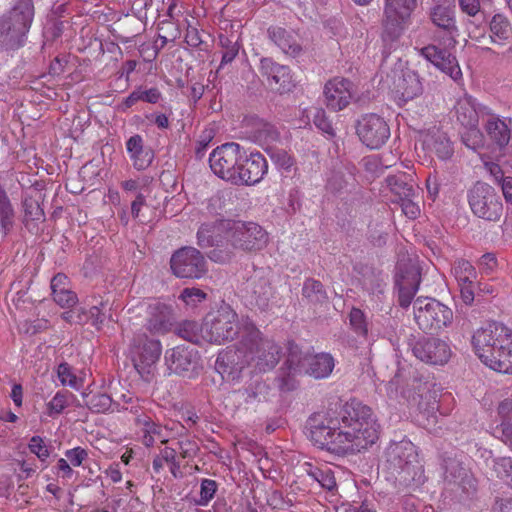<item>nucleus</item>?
<instances>
[{"mask_svg": "<svg viewBox=\"0 0 512 512\" xmlns=\"http://www.w3.org/2000/svg\"><path fill=\"white\" fill-rule=\"evenodd\" d=\"M492 475L512 486V459L510 457H497L491 460Z\"/></svg>", "mask_w": 512, "mask_h": 512, "instance_id": "nucleus-44", "label": "nucleus"}, {"mask_svg": "<svg viewBox=\"0 0 512 512\" xmlns=\"http://www.w3.org/2000/svg\"><path fill=\"white\" fill-rule=\"evenodd\" d=\"M86 405L94 413H104L110 409L112 399L106 393H97L86 400Z\"/></svg>", "mask_w": 512, "mask_h": 512, "instance_id": "nucleus-54", "label": "nucleus"}, {"mask_svg": "<svg viewBox=\"0 0 512 512\" xmlns=\"http://www.w3.org/2000/svg\"><path fill=\"white\" fill-rule=\"evenodd\" d=\"M487 114L490 115V118L487 120L484 126L485 131L490 140L500 149H503L512 139V120L509 119V123H506L504 120L491 114L489 111H487Z\"/></svg>", "mask_w": 512, "mask_h": 512, "instance_id": "nucleus-30", "label": "nucleus"}, {"mask_svg": "<svg viewBox=\"0 0 512 512\" xmlns=\"http://www.w3.org/2000/svg\"><path fill=\"white\" fill-rule=\"evenodd\" d=\"M241 162L234 185L257 184L268 172V162L260 152L248 154L244 148Z\"/></svg>", "mask_w": 512, "mask_h": 512, "instance_id": "nucleus-20", "label": "nucleus"}, {"mask_svg": "<svg viewBox=\"0 0 512 512\" xmlns=\"http://www.w3.org/2000/svg\"><path fill=\"white\" fill-rule=\"evenodd\" d=\"M246 367L250 366L246 351L242 347V337L236 345L219 353L215 362V369L226 381L239 380L242 371Z\"/></svg>", "mask_w": 512, "mask_h": 512, "instance_id": "nucleus-16", "label": "nucleus"}, {"mask_svg": "<svg viewBox=\"0 0 512 512\" xmlns=\"http://www.w3.org/2000/svg\"><path fill=\"white\" fill-rule=\"evenodd\" d=\"M413 310L416 323L425 333H436L453 321L452 310L433 298H417Z\"/></svg>", "mask_w": 512, "mask_h": 512, "instance_id": "nucleus-9", "label": "nucleus"}, {"mask_svg": "<svg viewBox=\"0 0 512 512\" xmlns=\"http://www.w3.org/2000/svg\"><path fill=\"white\" fill-rule=\"evenodd\" d=\"M349 180L342 169H333L329 172L326 180L325 189L331 194H340L346 190Z\"/></svg>", "mask_w": 512, "mask_h": 512, "instance_id": "nucleus-45", "label": "nucleus"}, {"mask_svg": "<svg viewBox=\"0 0 512 512\" xmlns=\"http://www.w3.org/2000/svg\"><path fill=\"white\" fill-rule=\"evenodd\" d=\"M259 72L268 85L281 94L291 91L294 87L290 68L277 63L270 57L261 58Z\"/></svg>", "mask_w": 512, "mask_h": 512, "instance_id": "nucleus-23", "label": "nucleus"}, {"mask_svg": "<svg viewBox=\"0 0 512 512\" xmlns=\"http://www.w3.org/2000/svg\"><path fill=\"white\" fill-rule=\"evenodd\" d=\"M429 19L432 24L449 39L455 41L459 34L456 22L455 6L436 5L430 9Z\"/></svg>", "mask_w": 512, "mask_h": 512, "instance_id": "nucleus-27", "label": "nucleus"}, {"mask_svg": "<svg viewBox=\"0 0 512 512\" xmlns=\"http://www.w3.org/2000/svg\"><path fill=\"white\" fill-rule=\"evenodd\" d=\"M306 429L314 445L338 456L360 453L379 438V425L371 408L356 399L347 401L338 417L328 412L312 414Z\"/></svg>", "mask_w": 512, "mask_h": 512, "instance_id": "nucleus-1", "label": "nucleus"}, {"mask_svg": "<svg viewBox=\"0 0 512 512\" xmlns=\"http://www.w3.org/2000/svg\"><path fill=\"white\" fill-rule=\"evenodd\" d=\"M414 356L430 365H444L451 357L449 345L438 338L422 337L412 347Z\"/></svg>", "mask_w": 512, "mask_h": 512, "instance_id": "nucleus-19", "label": "nucleus"}, {"mask_svg": "<svg viewBox=\"0 0 512 512\" xmlns=\"http://www.w3.org/2000/svg\"><path fill=\"white\" fill-rule=\"evenodd\" d=\"M270 156L271 160L280 168L289 170L293 165L292 157L283 149H279L276 146L268 148L266 151Z\"/></svg>", "mask_w": 512, "mask_h": 512, "instance_id": "nucleus-58", "label": "nucleus"}, {"mask_svg": "<svg viewBox=\"0 0 512 512\" xmlns=\"http://www.w3.org/2000/svg\"><path fill=\"white\" fill-rule=\"evenodd\" d=\"M302 296L311 304H323L328 300V295L323 284L313 278H308L304 281Z\"/></svg>", "mask_w": 512, "mask_h": 512, "instance_id": "nucleus-41", "label": "nucleus"}, {"mask_svg": "<svg viewBox=\"0 0 512 512\" xmlns=\"http://www.w3.org/2000/svg\"><path fill=\"white\" fill-rule=\"evenodd\" d=\"M243 329L242 347L246 351L249 366L258 372L274 369L281 359V346L265 336L253 321H245Z\"/></svg>", "mask_w": 512, "mask_h": 512, "instance_id": "nucleus-3", "label": "nucleus"}, {"mask_svg": "<svg viewBox=\"0 0 512 512\" xmlns=\"http://www.w3.org/2000/svg\"><path fill=\"white\" fill-rule=\"evenodd\" d=\"M207 298V294L199 288H184L179 296L186 305L195 307L198 303L203 302Z\"/></svg>", "mask_w": 512, "mask_h": 512, "instance_id": "nucleus-59", "label": "nucleus"}, {"mask_svg": "<svg viewBox=\"0 0 512 512\" xmlns=\"http://www.w3.org/2000/svg\"><path fill=\"white\" fill-rule=\"evenodd\" d=\"M170 268L173 275L181 279H200L208 272L203 254L190 246L179 248L172 254Z\"/></svg>", "mask_w": 512, "mask_h": 512, "instance_id": "nucleus-14", "label": "nucleus"}, {"mask_svg": "<svg viewBox=\"0 0 512 512\" xmlns=\"http://www.w3.org/2000/svg\"><path fill=\"white\" fill-rule=\"evenodd\" d=\"M28 448L41 462H46L50 456V451L40 436H33L29 441Z\"/></svg>", "mask_w": 512, "mask_h": 512, "instance_id": "nucleus-61", "label": "nucleus"}, {"mask_svg": "<svg viewBox=\"0 0 512 512\" xmlns=\"http://www.w3.org/2000/svg\"><path fill=\"white\" fill-rule=\"evenodd\" d=\"M303 471L323 489L333 491L337 487L334 471L327 464H313L305 462Z\"/></svg>", "mask_w": 512, "mask_h": 512, "instance_id": "nucleus-32", "label": "nucleus"}, {"mask_svg": "<svg viewBox=\"0 0 512 512\" xmlns=\"http://www.w3.org/2000/svg\"><path fill=\"white\" fill-rule=\"evenodd\" d=\"M175 317L171 306L155 301L147 308L146 328L157 334H165L174 325Z\"/></svg>", "mask_w": 512, "mask_h": 512, "instance_id": "nucleus-26", "label": "nucleus"}, {"mask_svg": "<svg viewBox=\"0 0 512 512\" xmlns=\"http://www.w3.org/2000/svg\"><path fill=\"white\" fill-rule=\"evenodd\" d=\"M244 147L236 142L217 146L209 155L212 172L219 178L235 184Z\"/></svg>", "mask_w": 512, "mask_h": 512, "instance_id": "nucleus-11", "label": "nucleus"}, {"mask_svg": "<svg viewBox=\"0 0 512 512\" xmlns=\"http://www.w3.org/2000/svg\"><path fill=\"white\" fill-rule=\"evenodd\" d=\"M500 425L497 431L501 433L500 439L512 448V399H504L498 405Z\"/></svg>", "mask_w": 512, "mask_h": 512, "instance_id": "nucleus-35", "label": "nucleus"}, {"mask_svg": "<svg viewBox=\"0 0 512 512\" xmlns=\"http://www.w3.org/2000/svg\"><path fill=\"white\" fill-rule=\"evenodd\" d=\"M220 46L223 48L222 59L219 68L231 63L239 53L240 46L237 40L225 35L219 36Z\"/></svg>", "mask_w": 512, "mask_h": 512, "instance_id": "nucleus-48", "label": "nucleus"}, {"mask_svg": "<svg viewBox=\"0 0 512 512\" xmlns=\"http://www.w3.org/2000/svg\"><path fill=\"white\" fill-rule=\"evenodd\" d=\"M383 468L404 485H419L425 480L416 446L409 440L391 443L384 452Z\"/></svg>", "mask_w": 512, "mask_h": 512, "instance_id": "nucleus-2", "label": "nucleus"}, {"mask_svg": "<svg viewBox=\"0 0 512 512\" xmlns=\"http://www.w3.org/2000/svg\"><path fill=\"white\" fill-rule=\"evenodd\" d=\"M177 447L179 457L182 459H192L199 451L198 444L194 440L188 438L179 440L177 442Z\"/></svg>", "mask_w": 512, "mask_h": 512, "instance_id": "nucleus-63", "label": "nucleus"}, {"mask_svg": "<svg viewBox=\"0 0 512 512\" xmlns=\"http://www.w3.org/2000/svg\"><path fill=\"white\" fill-rule=\"evenodd\" d=\"M419 54L432 63L439 70L449 75L453 80L462 76L457 59L450 52L438 48L436 45H427L419 49Z\"/></svg>", "mask_w": 512, "mask_h": 512, "instance_id": "nucleus-25", "label": "nucleus"}, {"mask_svg": "<svg viewBox=\"0 0 512 512\" xmlns=\"http://www.w3.org/2000/svg\"><path fill=\"white\" fill-rule=\"evenodd\" d=\"M175 332L179 337L194 344H200L204 341L202 324L199 325L192 320H184L179 323L175 328Z\"/></svg>", "mask_w": 512, "mask_h": 512, "instance_id": "nucleus-43", "label": "nucleus"}, {"mask_svg": "<svg viewBox=\"0 0 512 512\" xmlns=\"http://www.w3.org/2000/svg\"><path fill=\"white\" fill-rule=\"evenodd\" d=\"M126 149L136 170L142 171L148 168L154 160V151L144 146L142 136L135 134L126 142Z\"/></svg>", "mask_w": 512, "mask_h": 512, "instance_id": "nucleus-29", "label": "nucleus"}, {"mask_svg": "<svg viewBox=\"0 0 512 512\" xmlns=\"http://www.w3.org/2000/svg\"><path fill=\"white\" fill-rule=\"evenodd\" d=\"M34 18L32 0H16L0 19V44L6 49H17L24 44Z\"/></svg>", "mask_w": 512, "mask_h": 512, "instance_id": "nucleus-5", "label": "nucleus"}, {"mask_svg": "<svg viewBox=\"0 0 512 512\" xmlns=\"http://www.w3.org/2000/svg\"><path fill=\"white\" fill-rule=\"evenodd\" d=\"M242 297L251 309L261 312L270 310L274 304L275 288L263 268H255L242 283Z\"/></svg>", "mask_w": 512, "mask_h": 512, "instance_id": "nucleus-7", "label": "nucleus"}, {"mask_svg": "<svg viewBox=\"0 0 512 512\" xmlns=\"http://www.w3.org/2000/svg\"><path fill=\"white\" fill-rule=\"evenodd\" d=\"M489 357L484 363L488 368L498 373L512 374V344Z\"/></svg>", "mask_w": 512, "mask_h": 512, "instance_id": "nucleus-39", "label": "nucleus"}, {"mask_svg": "<svg viewBox=\"0 0 512 512\" xmlns=\"http://www.w3.org/2000/svg\"><path fill=\"white\" fill-rule=\"evenodd\" d=\"M269 386L262 380L256 379L245 388L246 401L266 399Z\"/></svg>", "mask_w": 512, "mask_h": 512, "instance_id": "nucleus-55", "label": "nucleus"}, {"mask_svg": "<svg viewBox=\"0 0 512 512\" xmlns=\"http://www.w3.org/2000/svg\"><path fill=\"white\" fill-rule=\"evenodd\" d=\"M464 128L465 131L461 134L463 144L474 151L482 148L484 146V136L478 126H468Z\"/></svg>", "mask_w": 512, "mask_h": 512, "instance_id": "nucleus-49", "label": "nucleus"}, {"mask_svg": "<svg viewBox=\"0 0 512 512\" xmlns=\"http://www.w3.org/2000/svg\"><path fill=\"white\" fill-rule=\"evenodd\" d=\"M136 423L137 425L142 426L143 430L147 433L153 435L155 440L159 439L162 444H166L168 442V435L164 432L163 427L160 424L155 423L150 417H138L136 419Z\"/></svg>", "mask_w": 512, "mask_h": 512, "instance_id": "nucleus-53", "label": "nucleus"}, {"mask_svg": "<svg viewBox=\"0 0 512 512\" xmlns=\"http://www.w3.org/2000/svg\"><path fill=\"white\" fill-rule=\"evenodd\" d=\"M489 32L492 42L503 44L512 37V25L505 15L496 13L489 21Z\"/></svg>", "mask_w": 512, "mask_h": 512, "instance_id": "nucleus-36", "label": "nucleus"}, {"mask_svg": "<svg viewBox=\"0 0 512 512\" xmlns=\"http://www.w3.org/2000/svg\"><path fill=\"white\" fill-rule=\"evenodd\" d=\"M297 372L287 370L282 366L279 370L275 383L281 392H290L297 388L298 382L295 378Z\"/></svg>", "mask_w": 512, "mask_h": 512, "instance_id": "nucleus-51", "label": "nucleus"}, {"mask_svg": "<svg viewBox=\"0 0 512 512\" xmlns=\"http://www.w3.org/2000/svg\"><path fill=\"white\" fill-rule=\"evenodd\" d=\"M72 394L68 391H58L54 397L46 404V414L49 417H55L61 414L69 405V398Z\"/></svg>", "mask_w": 512, "mask_h": 512, "instance_id": "nucleus-47", "label": "nucleus"}, {"mask_svg": "<svg viewBox=\"0 0 512 512\" xmlns=\"http://www.w3.org/2000/svg\"><path fill=\"white\" fill-rule=\"evenodd\" d=\"M422 142L427 151L435 153L442 160L449 159L454 153L452 142L447 134L436 127L423 133Z\"/></svg>", "mask_w": 512, "mask_h": 512, "instance_id": "nucleus-28", "label": "nucleus"}, {"mask_svg": "<svg viewBox=\"0 0 512 512\" xmlns=\"http://www.w3.org/2000/svg\"><path fill=\"white\" fill-rule=\"evenodd\" d=\"M197 243L201 248L212 247L214 238L212 235V226L210 224H202L197 232Z\"/></svg>", "mask_w": 512, "mask_h": 512, "instance_id": "nucleus-64", "label": "nucleus"}, {"mask_svg": "<svg viewBox=\"0 0 512 512\" xmlns=\"http://www.w3.org/2000/svg\"><path fill=\"white\" fill-rule=\"evenodd\" d=\"M475 354L484 364L495 352L512 345V330L497 322L478 329L472 337Z\"/></svg>", "mask_w": 512, "mask_h": 512, "instance_id": "nucleus-8", "label": "nucleus"}, {"mask_svg": "<svg viewBox=\"0 0 512 512\" xmlns=\"http://www.w3.org/2000/svg\"><path fill=\"white\" fill-rule=\"evenodd\" d=\"M307 360L308 364L305 374L315 379L327 378L335 367L334 358L329 353L310 354Z\"/></svg>", "mask_w": 512, "mask_h": 512, "instance_id": "nucleus-33", "label": "nucleus"}, {"mask_svg": "<svg viewBox=\"0 0 512 512\" xmlns=\"http://www.w3.org/2000/svg\"><path fill=\"white\" fill-rule=\"evenodd\" d=\"M453 272L459 283H473L477 278L476 269L465 259H460L454 264Z\"/></svg>", "mask_w": 512, "mask_h": 512, "instance_id": "nucleus-46", "label": "nucleus"}, {"mask_svg": "<svg viewBox=\"0 0 512 512\" xmlns=\"http://www.w3.org/2000/svg\"><path fill=\"white\" fill-rule=\"evenodd\" d=\"M57 375L62 385H68L71 388L79 389L80 380L73 373L72 368L68 363H61L58 366Z\"/></svg>", "mask_w": 512, "mask_h": 512, "instance_id": "nucleus-57", "label": "nucleus"}, {"mask_svg": "<svg viewBox=\"0 0 512 512\" xmlns=\"http://www.w3.org/2000/svg\"><path fill=\"white\" fill-rule=\"evenodd\" d=\"M248 137L265 151L276 146L280 140V132L275 125L258 116H249L244 119Z\"/></svg>", "mask_w": 512, "mask_h": 512, "instance_id": "nucleus-22", "label": "nucleus"}, {"mask_svg": "<svg viewBox=\"0 0 512 512\" xmlns=\"http://www.w3.org/2000/svg\"><path fill=\"white\" fill-rule=\"evenodd\" d=\"M245 321H252L248 317L239 318L236 311L227 304L221 305L217 310L209 312L202 322L204 341L221 345L231 342L243 335Z\"/></svg>", "mask_w": 512, "mask_h": 512, "instance_id": "nucleus-4", "label": "nucleus"}, {"mask_svg": "<svg viewBox=\"0 0 512 512\" xmlns=\"http://www.w3.org/2000/svg\"><path fill=\"white\" fill-rule=\"evenodd\" d=\"M165 360L171 372L184 378H195L202 370L199 353L190 346L180 345L167 350Z\"/></svg>", "mask_w": 512, "mask_h": 512, "instance_id": "nucleus-15", "label": "nucleus"}, {"mask_svg": "<svg viewBox=\"0 0 512 512\" xmlns=\"http://www.w3.org/2000/svg\"><path fill=\"white\" fill-rule=\"evenodd\" d=\"M349 324L352 330L361 337H367L368 335V323L366 321V317L364 312L359 309L353 307L349 312Z\"/></svg>", "mask_w": 512, "mask_h": 512, "instance_id": "nucleus-50", "label": "nucleus"}, {"mask_svg": "<svg viewBox=\"0 0 512 512\" xmlns=\"http://www.w3.org/2000/svg\"><path fill=\"white\" fill-rule=\"evenodd\" d=\"M417 0H385L381 38L385 47L392 49L411 22Z\"/></svg>", "mask_w": 512, "mask_h": 512, "instance_id": "nucleus-6", "label": "nucleus"}, {"mask_svg": "<svg viewBox=\"0 0 512 512\" xmlns=\"http://www.w3.org/2000/svg\"><path fill=\"white\" fill-rule=\"evenodd\" d=\"M455 109L457 121L463 127L478 126L479 111L474 98L465 96L459 99Z\"/></svg>", "mask_w": 512, "mask_h": 512, "instance_id": "nucleus-34", "label": "nucleus"}, {"mask_svg": "<svg viewBox=\"0 0 512 512\" xmlns=\"http://www.w3.org/2000/svg\"><path fill=\"white\" fill-rule=\"evenodd\" d=\"M444 479L452 490H459L466 496H471L476 492V479L457 456L444 459Z\"/></svg>", "mask_w": 512, "mask_h": 512, "instance_id": "nucleus-18", "label": "nucleus"}, {"mask_svg": "<svg viewBox=\"0 0 512 512\" xmlns=\"http://www.w3.org/2000/svg\"><path fill=\"white\" fill-rule=\"evenodd\" d=\"M24 221L27 226L29 221H44L45 214L39 202L33 198H26L23 201Z\"/></svg>", "mask_w": 512, "mask_h": 512, "instance_id": "nucleus-52", "label": "nucleus"}, {"mask_svg": "<svg viewBox=\"0 0 512 512\" xmlns=\"http://www.w3.org/2000/svg\"><path fill=\"white\" fill-rule=\"evenodd\" d=\"M420 284L419 270L413 265H399L395 275V285L398 287V302L407 308L416 294Z\"/></svg>", "mask_w": 512, "mask_h": 512, "instance_id": "nucleus-24", "label": "nucleus"}, {"mask_svg": "<svg viewBox=\"0 0 512 512\" xmlns=\"http://www.w3.org/2000/svg\"><path fill=\"white\" fill-rule=\"evenodd\" d=\"M107 317V303L100 302L99 305L92 306L88 311V320L91 321V324L96 327L97 330H100L102 324L104 323Z\"/></svg>", "mask_w": 512, "mask_h": 512, "instance_id": "nucleus-60", "label": "nucleus"}, {"mask_svg": "<svg viewBox=\"0 0 512 512\" xmlns=\"http://www.w3.org/2000/svg\"><path fill=\"white\" fill-rule=\"evenodd\" d=\"M399 91L404 100H412L423 92V85L419 75L414 71L403 74L401 82L398 84Z\"/></svg>", "mask_w": 512, "mask_h": 512, "instance_id": "nucleus-38", "label": "nucleus"}, {"mask_svg": "<svg viewBox=\"0 0 512 512\" xmlns=\"http://www.w3.org/2000/svg\"><path fill=\"white\" fill-rule=\"evenodd\" d=\"M218 484L212 479H202L200 486V499L195 501L196 505L206 506L215 496Z\"/></svg>", "mask_w": 512, "mask_h": 512, "instance_id": "nucleus-56", "label": "nucleus"}, {"mask_svg": "<svg viewBox=\"0 0 512 512\" xmlns=\"http://www.w3.org/2000/svg\"><path fill=\"white\" fill-rule=\"evenodd\" d=\"M469 205L479 218L498 221L503 212V204L495 189L482 182H477L469 192Z\"/></svg>", "mask_w": 512, "mask_h": 512, "instance_id": "nucleus-13", "label": "nucleus"}, {"mask_svg": "<svg viewBox=\"0 0 512 512\" xmlns=\"http://www.w3.org/2000/svg\"><path fill=\"white\" fill-rule=\"evenodd\" d=\"M269 39L278 46L283 53L297 57L302 52V46L298 42L296 35L285 28L272 26L267 31Z\"/></svg>", "mask_w": 512, "mask_h": 512, "instance_id": "nucleus-31", "label": "nucleus"}, {"mask_svg": "<svg viewBox=\"0 0 512 512\" xmlns=\"http://www.w3.org/2000/svg\"><path fill=\"white\" fill-rule=\"evenodd\" d=\"M357 134L370 149L383 146L390 137L387 122L377 114H366L357 123Z\"/></svg>", "mask_w": 512, "mask_h": 512, "instance_id": "nucleus-17", "label": "nucleus"}, {"mask_svg": "<svg viewBox=\"0 0 512 512\" xmlns=\"http://www.w3.org/2000/svg\"><path fill=\"white\" fill-rule=\"evenodd\" d=\"M52 296L55 303L62 308H72L78 302L76 293L71 289L60 290Z\"/></svg>", "mask_w": 512, "mask_h": 512, "instance_id": "nucleus-62", "label": "nucleus"}, {"mask_svg": "<svg viewBox=\"0 0 512 512\" xmlns=\"http://www.w3.org/2000/svg\"><path fill=\"white\" fill-rule=\"evenodd\" d=\"M287 358L283 364L287 370L294 371L297 373H305L307 369L308 360L310 356L308 353L302 352L297 344L289 342L287 347Z\"/></svg>", "mask_w": 512, "mask_h": 512, "instance_id": "nucleus-37", "label": "nucleus"}, {"mask_svg": "<svg viewBox=\"0 0 512 512\" xmlns=\"http://www.w3.org/2000/svg\"><path fill=\"white\" fill-rule=\"evenodd\" d=\"M323 94L327 108L338 112L345 109L354 98V84L349 79L334 77L325 84Z\"/></svg>", "mask_w": 512, "mask_h": 512, "instance_id": "nucleus-21", "label": "nucleus"}, {"mask_svg": "<svg viewBox=\"0 0 512 512\" xmlns=\"http://www.w3.org/2000/svg\"><path fill=\"white\" fill-rule=\"evenodd\" d=\"M162 346L159 340L146 333L134 334L129 344V357L143 379L150 380L152 370L159 360Z\"/></svg>", "mask_w": 512, "mask_h": 512, "instance_id": "nucleus-10", "label": "nucleus"}, {"mask_svg": "<svg viewBox=\"0 0 512 512\" xmlns=\"http://www.w3.org/2000/svg\"><path fill=\"white\" fill-rule=\"evenodd\" d=\"M15 211L11 201L0 184V226L3 235H7L14 225Z\"/></svg>", "mask_w": 512, "mask_h": 512, "instance_id": "nucleus-40", "label": "nucleus"}, {"mask_svg": "<svg viewBox=\"0 0 512 512\" xmlns=\"http://www.w3.org/2000/svg\"><path fill=\"white\" fill-rule=\"evenodd\" d=\"M228 242L237 250L257 252L266 247L268 234L257 223L234 222L228 223Z\"/></svg>", "mask_w": 512, "mask_h": 512, "instance_id": "nucleus-12", "label": "nucleus"}, {"mask_svg": "<svg viewBox=\"0 0 512 512\" xmlns=\"http://www.w3.org/2000/svg\"><path fill=\"white\" fill-rule=\"evenodd\" d=\"M386 182L391 192L401 200L405 197H415L416 189L407 181L405 174L388 176Z\"/></svg>", "mask_w": 512, "mask_h": 512, "instance_id": "nucleus-42", "label": "nucleus"}]
</instances>
